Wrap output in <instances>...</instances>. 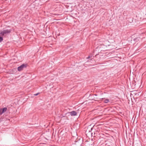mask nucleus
Returning <instances> with one entry per match:
<instances>
[{
    "label": "nucleus",
    "mask_w": 146,
    "mask_h": 146,
    "mask_svg": "<svg viewBox=\"0 0 146 146\" xmlns=\"http://www.w3.org/2000/svg\"><path fill=\"white\" fill-rule=\"evenodd\" d=\"M109 99H105L104 101V102L105 103H107L109 102Z\"/></svg>",
    "instance_id": "obj_6"
},
{
    "label": "nucleus",
    "mask_w": 146,
    "mask_h": 146,
    "mask_svg": "<svg viewBox=\"0 0 146 146\" xmlns=\"http://www.w3.org/2000/svg\"><path fill=\"white\" fill-rule=\"evenodd\" d=\"M93 58L94 56H89L87 57L86 58L87 59H89V60H88L86 63H87L88 62H90L92 60V59Z\"/></svg>",
    "instance_id": "obj_4"
},
{
    "label": "nucleus",
    "mask_w": 146,
    "mask_h": 146,
    "mask_svg": "<svg viewBox=\"0 0 146 146\" xmlns=\"http://www.w3.org/2000/svg\"><path fill=\"white\" fill-rule=\"evenodd\" d=\"M94 95L96 96H97V95L96 94H95Z\"/></svg>",
    "instance_id": "obj_9"
},
{
    "label": "nucleus",
    "mask_w": 146,
    "mask_h": 146,
    "mask_svg": "<svg viewBox=\"0 0 146 146\" xmlns=\"http://www.w3.org/2000/svg\"><path fill=\"white\" fill-rule=\"evenodd\" d=\"M70 115L72 116H75L77 114V113L75 111H72L70 112Z\"/></svg>",
    "instance_id": "obj_5"
},
{
    "label": "nucleus",
    "mask_w": 146,
    "mask_h": 146,
    "mask_svg": "<svg viewBox=\"0 0 146 146\" xmlns=\"http://www.w3.org/2000/svg\"><path fill=\"white\" fill-rule=\"evenodd\" d=\"M11 32V30H4L1 31H0V34L1 35L3 36Z\"/></svg>",
    "instance_id": "obj_2"
},
{
    "label": "nucleus",
    "mask_w": 146,
    "mask_h": 146,
    "mask_svg": "<svg viewBox=\"0 0 146 146\" xmlns=\"http://www.w3.org/2000/svg\"><path fill=\"white\" fill-rule=\"evenodd\" d=\"M3 40V37L0 36V42H1Z\"/></svg>",
    "instance_id": "obj_7"
},
{
    "label": "nucleus",
    "mask_w": 146,
    "mask_h": 146,
    "mask_svg": "<svg viewBox=\"0 0 146 146\" xmlns=\"http://www.w3.org/2000/svg\"><path fill=\"white\" fill-rule=\"evenodd\" d=\"M39 94H40L39 93H36V94H34V96H37Z\"/></svg>",
    "instance_id": "obj_8"
},
{
    "label": "nucleus",
    "mask_w": 146,
    "mask_h": 146,
    "mask_svg": "<svg viewBox=\"0 0 146 146\" xmlns=\"http://www.w3.org/2000/svg\"><path fill=\"white\" fill-rule=\"evenodd\" d=\"M7 108L6 107H5L3 108L0 109V111L1 114L2 115L3 113L5 112L7 110Z\"/></svg>",
    "instance_id": "obj_3"
},
{
    "label": "nucleus",
    "mask_w": 146,
    "mask_h": 146,
    "mask_svg": "<svg viewBox=\"0 0 146 146\" xmlns=\"http://www.w3.org/2000/svg\"><path fill=\"white\" fill-rule=\"evenodd\" d=\"M27 64H23L18 67V70L19 71H22L24 69L26 68L27 67Z\"/></svg>",
    "instance_id": "obj_1"
}]
</instances>
